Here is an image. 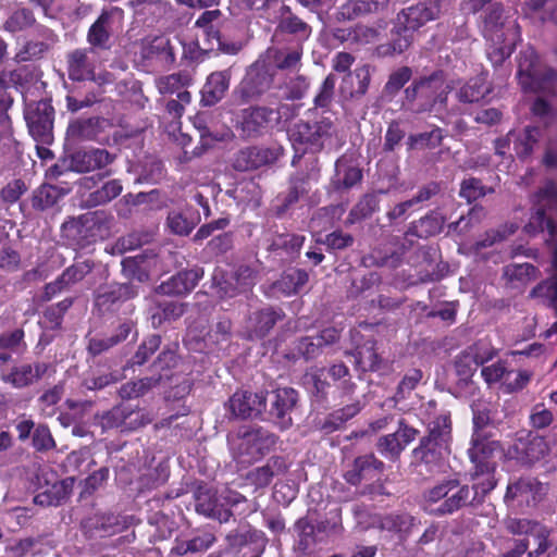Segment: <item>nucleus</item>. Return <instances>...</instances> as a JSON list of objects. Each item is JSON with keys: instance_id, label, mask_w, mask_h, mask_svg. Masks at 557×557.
Listing matches in <instances>:
<instances>
[{"instance_id": "1", "label": "nucleus", "mask_w": 557, "mask_h": 557, "mask_svg": "<svg viewBox=\"0 0 557 557\" xmlns=\"http://www.w3.org/2000/svg\"><path fill=\"white\" fill-rule=\"evenodd\" d=\"M484 37L492 42L488 55L494 63L508 58L519 39V26L515 20L504 16L503 5L490 4V10L482 15Z\"/></svg>"}, {"instance_id": "2", "label": "nucleus", "mask_w": 557, "mask_h": 557, "mask_svg": "<svg viewBox=\"0 0 557 557\" xmlns=\"http://www.w3.org/2000/svg\"><path fill=\"white\" fill-rule=\"evenodd\" d=\"M453 84L442 71L414 78L405 89V98L412 111L432 112L446 106Z\"/></svg>"}, {"instance_id": "3", "label": "nucleus", "mask_w": 557, "mask_h": 557, "mask_svg": "<svg viewBox=\"0 0 557 557\" xmlns=\"http://www.w3.org/2000/svg\"><path fill=\"white\" fill-rule=\"evenodd\" d=\"M276 442V436L262 428L242 426L227 436L232 457L242 467L261 459L275 447Z\"/></svg>"}, {"instance_id": "4", "label": "nucleus", "mask_w": 557, "mask_h": 557, "mask_svg": "<svg viewBox=\"0 0 557 557\" xmlns=\"http://www.w3.org/2000/svg\"><path fill=\"white\" fill-rule=\"evenodd\" d=\"M336 138V127L330 117H321L313 122L299 121L289 131V139L296 154L319 152L332 147ZM297 156L293 159L296 163Z\"/></svg>"}, {"instance_id": "5", "label": "nucleus", "mask_w": 557, "mask_h": 557, "mask_svg": "<svg viewBox=\"0 0 557 557\" xmlns=\"http://www.w3.org/2000/svg\"><path fill=\"white\" fill-rule=\"evenodd\" d=\"M440 7L435 0H426L401 10L396 17L395 34L392 40L394 52L401 53L413 40V34L425 23L435 20Z\"/></svg>"}, {"instance_id": "6", "label": "nucleus", "mask_w": 557, "mask_h": 557, "mask_svg": "<svg viewBox=\"0 0 557 557\" xmlns=\"http://www.w3.org/2000/svg\"><path fill=\"white\" fill-rule=\"evenodd\" d=\"M471 443L472 445L468 449V455L473 463L472 478L478 479L479 476H484L481 491L485 493L493 490L495 486L493 472L496 462L494 458L499 453L500 445L497 441L481 438L480 434H473Z\"/></svg>"}, {"instance_id": "7", "label": "nucleus", "mask_w": 557, "mask_h": 557, "mask_svg": "<svg viewBox=\"0 0 557 557\" xmlns=\"http://www.w3.org/2000/svg\"><path fill=\"white\" fill-rule=\"evenodd\" d=\"M289 111L288 104H280L276 109L263 106L249 107L240 111L237 127L245 137H258L277 124Z\"/></svg>"}, {"instance_id": "8", "label": "nucleus", "mask_w": 557, "mask_h": 557, "mask_svg": "<svg viewBox=\"0 0 557 557\" xmlns=\"http://www.w3.org/2000/svg\"><path fill=\"white\" fill-rule=\"evenodd\" d=\"M474 497L468 485H461L457 480L445 481L432 487L425 495V502L431 506L440 505L431 510L438 515L453 513L471 503Z\"/></svg>"}, {"instance_id": "9", "label": "nucleus", "mask_w": 557, "mask_h": 557, "mask_svg": "<svg viewBox=\"0 0 557 557\" xmlns=\"http://www.w3.org/2000/svg\"><path fill=\"white\" fill-rule=\"evenodd\" d=\"M25 120L30 135L37 143L49 145L52 141L53 108L49 101L41 100L28 104Z\"/></svg>"}, {"instance_id": "10", "label": "nucleus", "mask_w": 557, "mask_h": 557, "mask_svg": "<svg viewBox=\"0 0 557 557\" xmlns=\"http://www.w3.org/2000/svg\"><path fill=\"white\" fill-rule=\"evenodd\" d=\"M496 350L485 342H478L460 352L455 360L456 374L468 382L480 366L492 360Z\"/></svg>"}, {"instance_id": "11", "label": "nucleus", "mask_w": 557, "mask_h": 557, "mask_svg": "<svg viewBox=\"0 0 557 557\" xmlns=\"http://www.w3.org/2000/svg\"><path fill=\"white\" fill-rule=\"evenodd\" d=\"M272 82V75L262 65L256 63L249 69L234 95L240 103L251 102L263 95Z\"/></svg>"}, {"instance_id": "12", "label": "nucleus", "mask_w": 557, "mask_h": 557, "mask_svg": "<svg viewBox=\"0 0 557 557\" xmlns=\"http://www.w3.org/2000/svg\"><path fill=\"white\" fill-rule=\"evenodd\" d=\"M546 487L533 478H521L507 487L505 502L517 507L534 506L545 494Z\"/></svg>"}, {"instance_id": "13", "label": "nucleus", "mask_w": 557, "mask_h": 557, "mask_svg": "<svg viewBox=\"0 0 557 557\" xmlns=\"http://www.w3.org/2000/svg\"><path fill=\"white\" fill-rule=\"evenodd\" d=\"M418 434L419 431L417 429L400 420L398 429L394 433L379 438L376 448L383 457L389 460H397L407 445L413 442Z\"/></svg>"}, {"instance_id": "14", "label": "nucleus", "mask_w": 557, "mask_h": 557, "mask_svg": "<svg viewBox=\"0 0 557 557\" xmlns=\"http://www.w3.org/2000/svg\"><path fill=\"white\" fill-rule=\"evenodd\" d=\"M545 440L532 432L521 434L508 454L522 463H533L541 460L547 453Z\"/></svg>"}, {"instance_id": "15", "label": "nucleus", "mask_w": 557, "mask_h": 557, "mask_svg": "<svg viewBox=\"0 0 557 557\" xmlns=\"http://www.w3.org/2000/svg\"><path fill=\"white\" fill-rule=\"evenodd\" d=\"M449 446L442 441L441 444L430 441V438H421L420 444L412 450L416 462L424 466L429 472L440 471L449 454Z\"/></svg>"}, {"instance_id": "16", "label": "nucleus", "mask_w": 557, "mask_h": 557, "mask_svg": "<svg viewBox=\"0 0 557 557\" xmlns=\"http://www.w3.org/2000/svg\"><path fill=\"white\" fill-rule=\"evenodd\" d=\"M506 529L508 532L515 535H531L534 539L536 548L534 552H530L529 556L543 554L547 545L548 532L545 527L534 520L527 518H509L506 521Z\"/></svg>"}, {"instance_id": "17", "label": "nucleus", "mask_w": 557, "mask_h": 557, "mask_svg": "<svg viewBox=\"0 0 557 557\" xmlns=\"http://www.w3.org/2000/svg\"><path fill=\"white\" fill-rule=\"evenodd\" d=\"M47 370L48 364L44 362L35 364L25 363L12 367L8 371H1L0 379L13 388H24L40 380Z\"/></svg>"}, {"instance_id": "18", "label": "nucleus", "mask_w": 557, "mask_h": 557, "mask_svg": "<svg viewBox=\"0 0 557 557\" xmlns=\"http://www.w3.org/2000/svg\"><path fill=\"white\" fill-rule=\"evenodd\" d=\"M228 407L234 417L243 419L255 417L265 408V396L263 393L236 392L230 398Z\"/></svg>"}, {"instance_id": "19", "label": "nucleus", "mask_w": 557, "mask_h": 557, "mask_svg": "<svg viewBox=\"0 0 557 557\" xmlns=\"http://www.w3.org/2000/svg\"><path fill=\"white\" fill-rule=\"evenodd\" d=\"M278 157V149L249 147L237 153L234 166L238 171L255 170L275 162Z\"/></svg>"}, {"instance_id": "20", "label": "nucleus", "mask_w": 557, "mask_h": 557, "mask_svg": "<svg viewBox=\"0 0 557 557\" xmlns=\"http://www.w3.org/2000/svg\"><path fill=\"white\" fill-rule=\"evenodd\" d=\"M114 157L106 149H91L87 151H77L72 154L69 168L78 173H87L104 169L111 164Z\"/></svg>"}, {"instance_id": "21", "label": "nucleus", "mask_w": 557, "mask_h": 557, "mask_svg": "<svg viewBox=\"0 0 557 557\" xmlns=\"http://www.w3.org/2000/svg\"><path fill=\"white\" fill-rule=\"evenodd\" d=\"M152 418L141 410L126 411L124 408L116 407L109 411L103 418L102 423L107 428H122L123 430H135L151 422Z\"/></svg>"}, {"instance_id": "22", "label": "nucleus", "mask_w": 557, "mask_h": 557, "mask_svg": "<svg viewBox=\"0 0 557 557\" xmlns=\"http://www.w3.org/2000/svg\"><path fill=\"white\" fill-rule=\"evenodd\" d=\"M297 392L289 387L278 388L273 393L271 414L282 429L292 424L289 413L297 403Z\"/></svg>"}, {"instance_id": "23", "label": "nucleus", "mask_w": 557, "mask_h": 557, "mask_svg": "<svg viewBox=\"0 0 557 557\" xmlns=\"http://www.w3.org/2000/svg\"><path fill=\"white\" fill-rule=\"evenodd\" d=\"M231 74L228 71L211 73L201 89V103L211 107L218 103L230 87Z\"/></svg>"}, {"instance_id": "24", "label": "nucleus", "mask_w": 557, "mask_h": 557, "mask_svg": "<svg viewBox=\"0 0 557 557\" xmlns=\"http://www.w3.org/2000/svg\"><path fill=\"white\" fill-rule=\"evenodd\" d=\"M384 469V463L374 455H366L355 459L352 469L347 471L345 478L350 484L357 485L362 480H371Z\"/></svg>"}, {"instance_id": "25", "label": "nucleus", "mask_w": 557, "mask_h": 557, "mask_svg": "<svg viewBox=\"0 0 557 557\" xmlns=\"http://www.w3.org/2000/svg\"><path fill=\"white\" fill-rule=\"evenodd\" d=\"M202 276V271L195 269L177 273L159 286L163 295H183L189 293Z\"/></svg>"}, {"instance_id": "26", "label": "nucleus", "mask_w": 557, "mask_h": 557, "mask_svg": "<svg viewBox=\"0 0 557 557\" xmlns=\"http://www.w3.org/2000/svg\"><path fill=\"white\" fill-rule=\"evenodd\" d=\"M308 274L300 269H290L284 272L280 280L271 286V295L290 296L298 293L308 282Z\"/></svg>"}, {"instance_id": "27", "label": "nucleus", "mask_w": 557, "mask_h": 557, "mask_svg": "<svg viewBox=\"0 0 557 557\" xmlns=\"http://www.w3.org/2000/svg\"><path fill=\"white\" fill-rule=\"evenodd\" d=\"M92 50L77 49L69 55V76L74 81L95 79V66L89 54Z\"/></svg>"}, {"instance_id": "28", "label": "nucleus", "mask_w": 557, "mask_h": 557, "mask_svg": "<svg viewBox=\"0 0 557 557\" xmlns=\"http://www.w3.org/2000/svg\"><path fill=\"white\" fill-rule=\"evenodd\" d=\"M116 9L111 11H103L97 21L90 26L87 35L88 42L94 47L107 48L109 39L113 33V13Z\"/></svg>"}, {"instance_id": "29", "label": "nucleus", "mask_w": 557, "mask_h": 557, "mask_svg": "<svg viewBox=\"0 0 557 557\" xmlns=\"http://www.w3.org/2000/svg\"><path fill=\"white\" fill-rule=\"evenodd\" d=\"M154 256L137 255L122 260V269L125 276L136 278L139 282L148 280L150 271L156 265Z\"/></svg>"}, {"instance_id": "30", "label": "nucleus", "mask_w": 557, "mask_h": 557, "mask_svg": "<svg viewBox=\"0 0 557 557\" xmlns=\"http://www.w3.org/2000/svg\"><path fill=\"white\" fill-rule=\"evenodd\" d=\"M101 121L98 117L78 119L70 123L66 135L75 141L95 140L101 133Z\"/></svg>"}, {"instance_id": "31", "label": "nucleus", "mask_w": 557, "mask_h": 557, "mask_svg": "<svg viewBox=\"0 0 557 557\" xmlns=\"http://www.w3.org/2000/svg\"><path fill=\"white\" fill-rule=\"evenodd\" d=\"M83 221L96 242L110 235L113 216L104 210H97L83 214Z\"/></svg>"}, {"instance_id": "32", "label": "nucleus", "mask_w": 557, "mask_h": 557, "mask_svg": "<svg viewBox=\"0 0 557 557\" xmlns=\"http://www.w3.org/2000/svg\"><path fill=\"white\" fill-rule=\"evenodd\" d=\"M490 92L491 87L487 85L486 77L479 75L463 84L456 92V97L460 102L472 103L484 99Z\"/></svg>"}, {"instance_id": "33", "label": "nucleus", "mask_w": 557, "mask_h": 557, "mask_svg": "<svg viewBox=\"0 0 557 557\" xmlns=\"http://www.w3.org/2000/svg\"><path fill=\"white\" fill-rule=\"evenodd\" d=\"M387 4V0H349L339 9L343 18L352 20L361 15L377 12Z\"/></svg>"}, {"instance_id": "34", "label": "nucleus", "mask_w": 557, "mask_h": 557, "mask_svg": "<svg viewBox=\"0 0 557 557\" xmlns=\"http://www.w3.org/2000/svg\"><path fill=\"white\" fill-rule=\"evenodd\" d=\"M253 285V271L248 267H240L234 275L225 281V287H221V289L224 290L225 296L234 297L239 293L249 290Z\"/></svg>"}, {"instance_id": "35", "label": "nucleus", "mask_w": 557, "mask_h": 557, "mask_svg": "<svg viewBox=\"0 0 557 557\" xmlns=\"http://www.w3.org/2000/svg\"><path fill=\"white\" fill-rule=\"evenodd\" d=\"M282 319L281 311L264 308L250 317V329L257 337L265 336L275 323Z\"/></svg>"}, {"instance_id": "36", "label": "nucleus", "mask_w": 557, "mask_h": 557, "mask_svg": "<svg viewBox=\"0 0 557 557\" xmlns=\"http://www.w3.org/2000/svg\"><path fill=\"white\" fill-rule=\"evenodd\" d=\"M123 191V185L120 180H110L106 182L101 187L91 191L86 198V205L88 207H98L106 205Z\"/></svg>"}, {"instance_id": "37", "label": "nucleus", "mask_w": 557, "mask_h": 557, "mask_svg": "<svg viewBox=\"0 0 557 557\" xmlns=\"http://www.w3.org/2000/svg\"><path fill=\"white\" fill-rule=\"evenodd\" d=\"M518 230L516 223H507L498 227L497 230L487 231L482 238L476 240L472 249L474 252H479L482 249L490 248L493 245L505 240L508 236L512 235Z\"/></svg>"}, {"instance_id": "38", "label": "nucleus", "mask_w": 557, "mask_h": 557, "mask_svg": "<svg viewBox=\"0 0 557 557\" xmlns=\"http://www.w3.org/2000/svg\"><path fill=\"white\" fill-rule=\"evenodd\" d=\"M64 236L79 247H85L95 242L94 237L84 225L83 215L63 224Z\"/></svg>"}, {"instance_id": "39", "label": "nucleus", "mask_w": 557, "mask_h": 557, "mask_svg": "<svg viewBox=\"0 0 557 557\" xmlns=\"http://www.w3.org/2000/svg\"><path fill=\"white\" fill-rule=\"evenodd\" d=\"M197 219L188 211H171L166 219L170 231L176 235H188L197 224Z\"/></svg>"}, {"instance_id": "40", "label": "nucleus", "mask_w": 557, "mask_h": 557, "mask_svg": "<svg viewBox=\"0 0 557 557\" xmlns=\"http://www.w3.org/2000/svg\"><path fill=\"white\" fill-rule=\"evenodd\" d=\"M283 469V461L280 458H271L264 466L252 470L248 478L257 486H267L273 476Z\"/></svg>"}, {"instance_id": "41", "label": "nucleus", "mask_w": 557, "mask_h": 557, "mask_svg": "<svg viewBox=\"0 0 557 557\" xmlns=\"http://www.w3.org/2000/svg\"><path fill=\"white\" fill-rule=\"evenodd\" d=\"M35 21V16L30 10L24 8L17 9L9 15L2 28L5 32L14 34L33 26Z\"/></svg>"}, {"instance_id": "42", "label": "nucleus", "mask_w": 557, "mask_h": 557, "mask_svg": "<svg viewBox=\"0 0 557 557\" xmlns=\"http://www.w3.org/2000/svg\"><path fill=\"white\" fill-rule=\"evenodd\" d=\"M317 180V172L312 168L309 173H298L290 180V190L286 198L287 205H292L308 193L310 181Z\"/></svg>"}, {"instance_id": "43", "label": "nucleus", "mask_w": 557, "mask_h": 557, "mask_svg": "<svg viewBox=\"0 0 557 557\" xmlns=\"http://www.w3.org/2000/svg\"><path fill=\"white\" fill-rule=\"evenodd\" d=\"M424 438H430V441L436 442L438 444L442 441L445 442L447 446L450 445L451 440V423L448 414L438 416L430 426L429 435Z\"/></svg>"}, {"instance_id": "44", "label": "nucleus", "mask_w": 557, "mask_h": 557, "mask_svg": "<svg viewBox=\"0 0 557 557\" xmlns=\"http://www.w3.org/2000/svg\"><path fill=\"white\" fill-rule=\"evenodd\" d=\"M188 83V76L183 74H171L157 79V87L162 95H176L189 92L185 86Z\"/></svg>"}, {"instance_id": "45", "label": "nucleus", "mask_w": 557, "mask_h": 557, "mask_svg": "<svg viewBox=\"0 0 557 557\" xmlns=\"http://www.w3.org/2000/svg\"><path fill=\"white\" fill-rule=\"evenodd\" d=\"M540 136L541 132L537 127H525L515 144L517 156L519 158H527L530 156Z\"/></svg>"}, {"instance_id": "46", "label": "nucleus", "mask_w": 557, "mask_h": 557, "mask_svg": "<svg viewBox=\"0 0 557 557\" xmlns=\"http://www.w3.org/2000/svg\"><path fill=\"white\" fill-rule=\"evenodd\" d=\"M94 263L90 260L76 261L66 268L60 275L64 284L69 287L81 282L88 273L91 272Z\"/></svg>"}, {"instance_id": "47", "label": "nucleus", "mask_w": 557, "mask_h": 557, "mask_svg": "<svg viewBox=\"0 0 557 557\" xmlns=\"http://www.w3.org/2000/svg\"><path fill=\"white\" fill-rule=\"evenodd\" d=\"M160 377H145L133 382H127L120 389L123 398H135L144 395L151 387L156 386Z\"/></svg>"}, {"instance_id": "48", "label": "nucleus", "mask_w": 557, "mask_h": 557, "mask_svg": "<svg viewBox=\"0 0 557 557\" xmlns=\"http://www.w3.org/2000/svg\"><path fill=\"white\" fill-rule=\"evenodd\" d=\"M493 193L492 188H486L480 180L470 177L461 183L459 196L468 202H472L486 194Z\"/></svg>"}, {"instance_id": "49", "label": "nucleus", "mask_w": 557, "mask_h": 557, "mask_svg": "<svg viewBox=\"0 0 557 557\" xmlns=\"http://www.w3.org/2000/svg\"><path fill=\"white\" fill-rule=\"evenodd\" d=\"M278 27L281 30L297 35L302 39L308 38L311 34V27L292 13L281 20Z\"/></svg>"}, {"instance_id": "50", "label": "nucleus", "mask_w": 557, "mask_h": 557, "mask_svg": "<svg viewBox=\"0 0 557 557\" xmlns=\"http://www.w3.org/2000/svg\"><path fill=\"white\" fill-rule=\"evenodd\" d=\"M504 275L509 281L528 282L536 278L537 270L530 263L509 264L505 267Z\"/></svg>"}, {"instance_id": "51", "label": "nucleus", "mask_w": 557, "mask_h": 557, "mask_svg": "<svg viewBox=\"0 0 557 557\" xmlns=\"http://www.w3.org/2000/svg\"><path fill=\"white\" fill-rule=\"evenodd\" d=\"M485 216H486L485 209L481 206H474L470 209V211L468 213L467 221L462 227H460V225L466 220L465 216H461L458 221L450 223L448 225V227L450 231L456 232L459 230L460 233H465V232L469 231L470 228L479 225L485 219Z\"/></svg>"}, {"instance_id": "52", "label": "nucleus", "mask_w": 557, "mask_h": 557, "mask_svg": "<svg viewBox=\"0 0 557 557\" xmlns=\"http://www.w3.org/2000/svg\"><path fill=\"white\" fill-rule=\"evenodd\" d=\"M377 208L374 197L366 196L349 212L347 222L354 224L358 221L369 218Z\"/></svg>"}, {"instance_id": "53", "label": "nucleus", "mask_w": 557, "mask_h": 557, "mask_svg": "<svg viewBox=\"0 0 557 557\" xmlns=\"http://www.w3.org/2000/svg\"><path fill=\"white\" fill-rule=\"evenodd\" d=\"M446 219L440 213H431L418 222L420 236H434L442 232Z\"/></svg>"}, {"instance_id": "54", "label": "nucleus", "mask_w": 557, "mask_h": 557, "mask_svg": "<svg viewBox=\"0 0 557 557\" xmlns=\"http://www.w3.org/2000/svg\"><path fill=\"white\" fill-rule=\"evenodd\" d=\"M443 139V133L441 128H434L431 132L421 133L414 136H410V147L413 149L435 148Z\"/></svg>"}, {"instance_id": "55", "label": "nucleus", "mask_w": 557, "mask_h": 557, "mask_svg": "<svg viewBox=\"0 0 557 557\" xmlns=\"http://www.w3.org/2000/svg\"><path fill=\"white\" fill-rule=\"evenodd\" d=\"M529 7L542 21L557 23V0H530Z\"/></svg>"}, {"instance_id": "56", "label": "nucleus", "mask_w": 557, "mask_h": 557, "mask_svg": "<svg viewBox=\"0 0 557 557\" xmlns=\"http://www.w3.org/2000/svg\"><path fill=\"white\" fill-rule=\"evenodd\" d=\"M221 15L220 10H211L205 11L196 21L195 25L199 28H202L206 36L208 37L209 42L216 41L220 45V37L218 30H215L212 26V22L218 20Z\"/></svg>"}, {"instance_id": "57", "label": "nucleus", "mask_w": 557, "mask_h": 557, "mask_svg": "<svg viewBox=\"0 0 557 557\" xmlns=\"http://www.w3.org/2000/svg\"><path fill=\"white\" fill-rule=\"evenodd\" d=\"M191 99L190 92H181L176 99H171L166 103V112L173 120V132L178 127V120L184 113L185 107L189 104Z\"/></svg>"}, {"instance_id": "58", "label": "nucleus", "mask_w": 557, "mask_h": 557, "mask_svg": "<svg viewBox=\"0 0 557 557\" xmlns=\"http://www.w3.org/2000/svg\"><path fill=\"white\" fill-rule=\"evenodd\" d=\"M521 88L524 91H532V92L540 94L539 97L535 99L533 107H532V111L535 115H537L540 117H546L552 114L553 107H552V103L548 98H550L555 95V86L553 87V91L543 90V89H537V90L525 89L522 86H521Z\"/></svg>"}, {"instance_id": "59", "label": "nucleus", "mask_w": 557, "mask_h": 557, "mask_svg": "<svg viewBox=\"0 0 557 557\" xmlns=\"http://www.w3.org/2000/svg\"><path fill=\"white\" fill-rule=\"evenodd\" d=\"M356 362L363 371H375L379 369V356L372 346H363L358 349Z\"/></svg>"}, {"instance_id": "60", "label": "nucleus", "mask_w": 557, "mask_h": 557, "mask_svg": "<svg viewBox=\"0 0 557 557\" xmlns=\"http://www.w3.org/2000/svg\"><path fill=\"white\" fill-rule=\"evenodd\" d=\"M490 404L484 400H476L472 404L474 433L479 434V430L486 426L491 421Z\"/></svg>"}, {"instance_id": "61", "label": "nucleus", "mask_w": 557, "mask_h": 557, "mask_svg": "<svg viewBox=\"0 0 557 557\" xmlns=\"http://www.w3.org/2000/svg\"><path fill=\"white\" fill-rule=\"evenodd\" d=\"M421 379L422 372L420 370H410L398 384L395 398L397 400L405 399L416 388Z\"/></svg>"}, {"instance_id": "62", "label": "nucleus", "mask_w": 557, "mask_h": 557, "mask_svg": "<svg viewBox=\"0 0 557 557\" xmlns=\"http://www.w3.org/2000/svg\"><path fill=\"white\" fill-rule=\"evenodd\" d=\"M48 45L42 41H28L15 54L16 62H26L39 58L46 52Z\"/></svg>"}, {"instance_id": "63", "label": "nucleus", "mask_w": 557, "mask_h": 557, "mask_svg": "<svg viewBox=\"0 0 557 557\" xmlns=\"http://www.w3.org/2000/svg\"><path fill=\"white\" fill-rule=\"evenodd\" d=\"M57 189L51 185H42L34 196L33 205L35 208L45 210L52 207L57 201Z\"/></svg>"}, {"instance_id": "64", "label": "nucleus", "mask_w": 557, "mask_h": 557, "mask_svg": "<svg viewBox=\"0 0 557 557\" xmlns=\"http://www.w3.org/2000/svg\"><path fill=\"white\" fill-rule=\"evenodd\" d=\"M218 500L214 498V495L209 492H199L196 497V510L197 512L211 517L212 515H216V510L219 508Z\"/></svg>"}]
</instances>
